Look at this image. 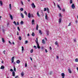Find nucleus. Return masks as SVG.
I'll return each instance as SVG.
<instances>
[{"label":"nucleus","mask_w":78,"mask_h":78,"mask_svg":"<svg viewBox=\"0 0 78 78\" xmlns=\"http://www.w3.org/2000/svg\"><path fill=\"white\" fill-rule=\"evenodd\" d=\"M33 52V49H32L30 50V52H31V53H32Z\"/></svg>","instance_id":"35"},{"label":"nucleus","mask_w":78,"mask_h":78,"mask_svg":"<svg viewBox=\"0 0 78 78\" xmlns=\"http://www.w3.org/2000/svg\"><path fill=\"white\" fill-rule=\"evenodd\" d=\"M5 52H6V51H5V50L4 51H3V53H4V55H5V54H6L5 53Z\"/></svg>","instance_id":"32"},{"label":"nucleus","mask_w":78,"mask_h":78,"mask_svg":"<svg viewBox=\"0 0 78 78\" xmlns=\"http://www.w3.org/2000/svg\"><path fill=\"white\" fill-rule=\"evenodd\" d=\"M71 8H72V9H75V6L74 5V4H73L71 5Z\"/></svg>","instance_id":"3"},{"label":"nucleus","mask_w":78,"mask_h":78,"mask_svg":"<svg viewBox=\"0 0 78 78\" xmlns=\"http://www.w3.org/2000/svg\"><path fill=\"white\" fill-rule=\"evenodd\" d=\"M42 43L43 44H45V40H44V39H43L42 40Z\"/></svg>","instance_id":"12"},{"label":"nucleus","mask_w":78,"mask_h":78,"mask_svg":"<svg viewBox=\"0 0 78 78\" xmlns=\"http://www.w3.org/2000/svg\"><path fill=\"white\" fill-rule=\"evenodd\" d=\"M35 42H36L37 45V48L38 49H40L41 47H40V46H39V43H38V40L37 38H36V40H35Z\"/></svg>","instance_id":"1"},{"label":"nucleus","mask_w":78,"mask_h":78,"mask_svg":"<svg viewBox=\"0 0 78 78\" xmlns=\"http://www.w3.org/2000/svg\"><path fill=\"white\" fill-rule=\"evenodd\" d=\"M12 74L13 76H15V72L13 71L12 72Z\"/></svg>","instance_id":"21"},{"label":"nucleus","mask_w":78,"mask_h":78,"mask_svg":"<svg viewBox=\"0 0 78 78\" xmlns=\"http://www.w3.org/2000/svg\"><path fill=\"white\" fill-rule=\"evenodd\" d=\"M68 71L69 73H72V71H71V70H70V69H68Z\"/></svg>","instance_id":"20"},{"label":"nucleus","mask_w":78,"mask_h":78,"mask_svg":"<svg viewBox=\"0 0 78 78\" xmlns=\"http://www.w3.org/2000/svg\"><path fill=\"white\" fill-rule=\"evenodd\" d=\"M19 39L20 40V41H21V40H22V38H21V37H19Z\"/></svg>","instance_id":"38"},{"label":"nucleus","mask_w":78,"mask_h":78,"mask_svg":"<svg viewBox=\"0 0 78 78\" xmlns=\"http://www.w3.org/2000/svg\"><path fill=\"white\" fill-rule=\"evenodd\" d=\"M74 42H76V38H75L74 39Z\"/></svg>","instance_id":"49"},{"label":"nucleus","mask_w":78,"mask_h":78,"mask_svg":"<svg viewBox=\"0 0 78 78\" xmlns=\"http://www.w3.org/2000/svg\"><path fill=\"white\" fill-rule=\"evenodd\" d=\"M13 23L15 25H17V23H16V21H14Z\"/></svg>","instance_id":"36"},{"label":"nucleus","mask_w":78,"mask_h":78,"mask_svg":"<svg viewBox=\"0 0 78 78\" xmlns=\"http://www.w3.org/2000/svg\"><path fill=\"white\" fill-rule=\"evenodd\" d=\"M61 75L62 76V77H64V76H65V74H64V73H62L61 74Z\"/></svg>","instance_id":"10"},{"label":"nucleus","mask_w":78,"mask_h":78,"mask_svg":"<svg viewBox=\"0 0 78 78\" xmlns=\"http://www.w3.org/2000/svg\"><path fill=\"white\" fill-rule=\"evenodd\" d=\"M45 51L46 53H47V52H48V51H47V50L45 49Z\"/></svg>","instance_id":"48"},{"label":"nucleus","mask_w":78,"mask_h":78,"mask_svg":"<svg viewBox=\"0 0 78 78\" xmlns=\"http://www.w3.org/2000/svg\"><path fill=\"white\" fill-rule=\"evenodd\" d=\"M55 44L56 45H57V46H58V47L59 46V45H58V43L57 41H56V42L55 43Z\"/></svg>","instance_id":"17"},{"label":"nucleus","mask_w":78,"mask_h":78,"mask_svg":"<svg viewBox=\"0 0 78 78\" xmlns=\"http://www.w3.org/2000/svg\"><path fill=\"white\" fill-rule=\"evenodd\" d=\"M17 35H19V32H17Z\"/></svg>","instance_id":"64"},{"label":"nucleus","mask_w":78,"mask_h":78,"mask_svg":"<svg viewBox=\"0 0 78 78\" xmlns=\"http://www.w3.org/2000/svg\"><path fill=\"white\" fill-rule=\"evenodd\" d=\"M37 16L38 17H40V15H39V12L38 11L37 12Z\"/></svg>","instance_id":"24"},{"label":"nucleus","mask_w":78,"mask_h":78,"mask_svg":"<svg viewBox=\"0 0 78 78\" xmlns=\"http://www.w3.org/2000/svg\"><path fill=\"white\" fill-rule=\"evenodd\" d=\"M9 44H11V41H9Z\"/></svg>","instance_id":"58"},{"label":"nucleus","mask_w":78,"mask_h":78,"mask_svg":"<svg viewBox=\"0 0 78 78\" xmlns=\"http://www.w3.org/2000/svg\"><path fill=\"white\" fill-rule=\"evenodd\" d=\"M70 25H71V23H70L69 24V25H68L69 26H70Z\"/></svg>","instance_id":"54"},{"label":"nucleus","mask_w":78,"mask_h":78,"mask_svg":"<svg viewBox=\"0 0 78 78\" xmlns=\"http://www.w3.org/2000/svg\"><path fill=\"white\" fill-rule=\"evenodd\" d=\"M17 29L18 30H19V31H20V28H19V27H17Z\"/></svg>","instance_id":"40"},{"label":"nucleus","mask_w":78,"mask_h":78,"mask_svg":"<svg viewBox=\"0 0 78 78\" xmlns=\"http://www.w3.org/2000/svg\"><path fill=\"white\" fill-rule=\"evenodd\" d=\"M9 8L10 9H11L12 8V7H11V4H10L9 5Z\"/></svg>","instance_id":"28"},{"label":"nucleus","mask_w":78,"mask_h":78,"mask_svg":"<svg viewBox=\"0 0 78 78\" xmlns=\"http://www.w3.org/2000/svg\"><path fill=\"white\" fill-rule=\"evenodd\" d=\"M39 33L40 34H41V35H42V31H41V30H39Z\"/></svg>","instance_id":"15"},{"label":"nucleus","mask_w":78,"mask_h":78,"mask_svg":"<svg viewBox=\"0 0 78 78\" xmlns=\"http://www.w3.org/2000/svg\"><path fill=\"white\" fill-rule=\"evenodd\" d=\"M34 67H36V65H34L33 66Z\"/></svg>","instance_id":"63"},{"label":"nucleus","mask_w":78,"mask_h":78,"mask_svg":"<svg viewBox=\"0 0 78 78\" xmlns=\"http://www.w3.org/2000/svg\"><path fill=\"white\" fill-rule=\"evenodd\" d=\"M49 48H50V50H51V47H49Z\"/></svg>","instance_id":"55"},{"label":"nucleus","mask_w":78,"mask_h":78,"mask_svg":"<svg viewBox=\"0 0 78 78\" xmlns=\"http://www.w3.org/2000/svg\"><path fill=\"white\" fill-rule=\"evenodd\" d=\"M27 36H30V34H27Z\"/></svg>","instance_id":"61"},{"label":"nucleus","mask_w":78,"mask_h":78,"mask_svg":"<svg viewBox=\"0 0 78 78\" xmlns=\"http://www.w3.org/2000/svg\"><path fill=\"white\" fill-rule=\"evenodd\" d=\"M62 11H63V12H64V11H65V9H62Z\"/></svg>","instance_id":"53"},{"label":"nucleus","mask_w":78,"mask_h":78,"mask_svg":"<svg viewBox=\"0 0 78 78\" xmlns=\"http://www.w3.org/2000/svg\"><path fill=\"white\" fill-rule=\"evenodd\" d=\"M14 57H12V60H11V61H12V63H13L14 62Z\"/></svg>","instance_id":"4"},{"label":"nucleus","mask_w":78,"mask_h":78,"mask_svg":"<svg viewBox=\"0 0 78 78\" xmlns=\"http://www.w3.org/2000/svg\"><path fill=\"white\" fill-rule=\"evenodd\" d=\"M22 51H23L24 50V48H23V47L22 46Z\"/></svg>","instance_id":"30"},{"label":"nucleus","mask_w":78,"mask_h":78,"mask_svg":"<svg viewBox=\"0 0 78 78\" xmlns=\"http://www.w3.org/2000/svg\"><path fill=\"white\" fill-rule=\"evenodd\" d=\"M57 59H58L59 58V57L58 56H56Z\"/></svg>","instance_id":"56"},{"label":"nucleus","mask_w":78,"mask_h":78,"mask_svg":"<svg viewBox=\"0 0 78 78\" xmlns=\"http://www.w3.org/2000/svg\"><path fill=\"white\" fill-rule=\"evenodd\" d=\"M31 17H34V16H33V14H31Z\"/></svg>","instance_id":"44"},{"label":"nucleus","mask_w":78,"mask_h":78,"mask_svg":"<svg viewBox=\"0 0 78 78\" xmlns=\"http://www.w3.org/2000/svg\"><path fill=\"white\" fill-rule=\"evenodd\" d=\"M24 14H25L26 16H27V13L26 12V11L24 12Z\"/></svg>","instance_id":"39"},{"label":"nucleus","mask_w":78,"mask_h":78,"mask_svg":"<svg viewBox=\"0 0 78 78\" xmlns=\"http://www.w3.org/2000/svg\"><path fill=\"white\" fill-rule=\"evenodd\" d=\"M30 59L31 61H33V59H32V58L31 57H30Z\"/></svg>","instance_id":"59"},{"label":"nucleus","mask_w":78,"mask_h":78,"mask_svg":"<svg viewBox=\"0 0 78 78\" xmlns=\"http://www.w3.org/2000/svg\"><path fill=\"white\" fill-rule=\"evenodd\" d=\"M41 12L42 13V14H41V16L43 17L44 16V14L43 13V12Z\"/></svg>","instance_id":"47"},{"label":"nucleus","mask_w":78,"mask_h":78,"mask_svg":"<svg viewBox=\"0 0 78 78\" xmlns=\"http://www.w3.org/2000/svg\"><path fill=\"white\" fill-rule=\"evenodd\" d=\"M21 76H22V77L24 75V73H23V72H22L21 73Z\"/></svg>","instance_id":"11"},{"label":"nucleus","mask_w":78,"mask_h":78,"mask_svg":"<svg viewBox=\"0 0 78 78\" xmlns=\"http://www.w3.org/2000/svg\"><path fill=\"white\" fill-rule=\"evenodd\" d=\"M75 62H78V58H76L75 60Z\"/></svg>","instance_id":"29"},{"label":"nucleus","mask_w":78,"mask_h":78,"mask_svg":"<svg viewBox=\"0 0 78 78\" xmlns=\"http://www.w3.org/2000/svg\"><path fill=\"white\" fill-rule=\"evenodd\" d=\"M47 11V9L46 8H44V11Z\"/></svg>","instance_id":"34"},{"label":"nucleus","mask_w":78,"mask_h":78,"mask_svg":"<svg viewBox=\"0 0 78 78\" xmlns=\"http://www.w3.org/2000/svg\"><path fill=\"white\" fill-rule=\"evenodd\" d=\"M27 17L29 18H31V14L30 13H29L28 14V15L27 16Z\"/></svg>","instance_id":"7"},{"label":"nucleus","mask_w":78,"mask_h":78,"mask_svg":"<svg viewBox=\"0 0 78 78\" xmlns=\"http://www.w3.org/2000/svg\"><path fill=\"white\" fill-rule=\"evenodd\" d=\"M0 6H3V2H2V1H0Z\"/></svg>","instance_id":"5"},{"label":"nucleus","mask_w":78,"mask_h":78,"mask_svg":"<svg viewBox=\"0 0 78 78\" xmlns=\"http://www.w3.org/2000/svg\"><path fill=\"white\" fill-rule=\"evenodd\" d=\"M19 78V76H15V78Z\"/></svg>","instance_id":"52"},{"label":"nucleus","mask_w":78,"mask_h":78,"mask_svg":"<svg viewBox=\"0 0 78 78\" xmlns=\"http://www.w3.org/2000/svg\"><path fill=\"white\" fill-rule=\"evenodd\" d=\"M10 72H12V71H13V69H10Z\"/></svg>","instance_id":"51"},{"label":"nucleus","mask_w":78,"mask_h":78,"mask_svg":"<svg viewBox=\"0 0 78 78\" xmlns=\"http://www.w3.org/2000/svg\"><path fill=\"white\" fill-rule=\"evenodd\" d=\"M9 15H10V17L11 19V20H12V19H13L12 16L11 14H9Z\"/></svg>","instance_id":"13"},{"label":"nucleus","mask_w":78,"mask_h":78,"mask_svg":"<svg viewBox=\"0 0 78 78\" xmlns=\"http://www.w3.org/2000/svg\"><path fill=\"white\" fill-rule=\"evenodd\" d=\"M31 6H32V8H36V6L34 5V3H33L32 4Z\"/></svg>","instance_id":"2"},{"label":"nucleus","mask_w":78,"mask_h":78,"mask_svg":"<svg viewBox=\"0 0 78 78\" xmlns=\"http://www.w3.org/2000/svg\"><path fill=\"white\" fill-rule=\"evenodd\" d=\"M20 10L21 11H23V8H21L20 9Z\"/></svg>","instance_id":"33"},{"label":"nucleus","mask_w":78,"mask_h":78,"mask_svg":"<svg viewBox=\"0 0 78 78\" xmlns=\"http://www.w3.org/2000/svg\"><path fill=\"white\" fill-rule=\"evenodd\" d=\"M34 19L32 20V25H34Z\"/></svg>","instance_id":"8"},{"label":"nucleus","mask_w":78,"mask_h":78,"mask_svg":"<svg viewBox=\"0 0 78 78\" xmlns=\"http://www.w3.org/2000/svg\"><path fill=\"white\" fill-rule=\"evenodd\" d=\"M34 48H35L36 49H37V47H36V46H34Z\"/></svg>","instance_id":"41"},{"label":"nucleus","mask_w":78,"mask_h":78,"mask_svg":"<svg viewBox=\"0 0 78 78\" xmlns=\"http://www.w3.org/2000/svg\"><path fill=\"white\" fill-rule=\"evenodd\" d=\"M59 23H60L61 22V20H62V19H61V18H60V19H59Z\"/></svg>","instance_id":"22"},{"label":"nucleus","mask_w":78,"mask_h":78,"mask_svg":"<svg viewBox=\"0 0 78 78\" xmlns=\"http://www.w3.org/2000/svg\"><path fill=\"white\" fill-rule=\"evenodd\" d=\"M17 25H19V22H17Z\"/></svg>","instance_id":"57"},{"label":"nucleus","mask_w":78,"mask_h":78,"mask_svg":"<svg viewBox=\"0 0 78 78\" xmlns=\"http://www.w3.org/2000/svg\"><path fill=\"white\" fill-rule=\"evenodd\" d=\"M21 24H23V21H22L21 22H20Z\"/></svg>","instance_id":"42"},{"label":"nucleus","mask_w":78,"mask_h":78,"mask_svg":"<svg viewBox=\"0 0 78 78\" xmlns=\"http://www.w3.org/2000/svg\"><path fill=\"white\" fill-rule=\"evenodd\" d=\"M50 75H51V74H52V71H51L50 72Z\"/></svg>","instance_id":"45"},{"label":"nucleus","mask_w":78,"mask_h":78,"mask_svg":"<svg viewBox=\"0 0 78 78\" xmlns=\"http://www.w3.org/2000/svg\"><path fill=\"white\" fill-rule=\"evenodd\" d=\"M14 71L15 72H16V67H15V66H14Z\"/></svg>","instance_id":"37"},{"label":"nucleus","mask_w":78,"mask_h":78,"mask_svg":"<svg viewBox=\"0 0 78 78\" xmlns=\"http://www.w3.org/2000/svg\"><path fill=\"white\" fill-rule=\"evenodd\" d=\"M45 19L46 20H47L48 19V17L47 16V14H46L45 16Z\"/></svg>","instance_id":"18"},{"label":"nucleus","mask_w":78,"mask_h":78,"mask_svg":"<svg viewBox=\"0 0 78 78\" xmlns=\"http://www.w3.org/2000/svg\"><path fill=\"white\" fill-rule=\"evenodd\" d=\"M57 7H58V8H59V9H60V10H61V8L60 7V6H59V5H58Z\"/></svg>","instance_id":"26"},{"label":"nucleus","mask_w":78,"mask_h":78,"mask_svg":"<svg viewBox=\"0 0 78 78\" xmlns=\"http://www.w3.org/2000/svg\"><path fill=\"white\" fill-rule=\"evenodd\" d=\"M20 60H17L16 61V63H17V64H19V63H20Z\"/></svg>","instance_id":"14"},{"label":"nucleus","mask_w":78,"mask_h":78,"mask_svg":"<svg viewBox=\"0 0 78 78\" xmlns=\"http://www.w3.org/2000/svg\"><path fill=\"white\" fill-rule=\"evenodd\" d=\"M5 69V66L3 65L2 66L0 69Z\"/></svg>","instance_id":"9"},{"label":"nucleus","mask_w":78,"mask_h":78,"mask_svg":"<svg viewBox=\"0 0 78 78\" xmlns=\"http://www.w3.org/2000/svg\"><path fill=\"white\" fill-rule=\"evenodd\" d=\"M28 43V41H25V44H27Z\"/></svg>","instance_id":"43"},{"label":"nucleus","mask_w":78,"mask_h":78,"mask_svg":"<svg viewBox=\"0 0 78 78\" xmlns=\"http://www.w3.org/2000/svg\"><path fill=\"white\" fill-rule=\"evenodd\" d=\"M31 35L32 36H35V34H34V32H32V33L31 34Z\"/></svg>","instance_id":"27"},{"label":"nucleus","mask_w":78,"mask_h":78,"mask_svg":"<svg viewBox=\"0 0 78 78\" xmlns=\"http://www.w3.org/2000/svg\"><path fill=\"white\" fill-rule=\"evenodd\" d=\"M46 34H47V36H48V34H49V31L48 30H46Z\"/></svg>","instance_id":"19"},{"label":"nucleus","mask_w":78,"mask_h":78,"mask_svg":"<svg viewBox=\"0 0 78 78\" xmlns=\"http://www.w3.org/2000/svg\"><path fill=\"white\" fill-rule=\"evenodd\" d=\"M25 67H27V63H26L25 64Z\"/></svg>","instance_id":"46"},{"label":"nucleus","mask_w":78,"mask_h":78,"mask_svg":"<svg viewBox=\"0 0 78 78\" xmlns=\"http://www.w3.org/2000/svg\"><path fill=\"white\" fill-rule=\"evenodd\" d=\"M2 42H3V43H5V39H4V38H2Z\"/></svg>","instance_id":"16"},{"label":"nucleus","mask_w":78,"mask_h":78,"mask_svg":"<svg viewBox=\"0 0 78 78\" xmlns=\"http://www.w3.org/2000/svg\"><path fill=\"white\" fill-rule=\"evenodd\" d=\"M72 0H70L69 3L70 4H72Z\"/></svg>","instance_id":"31"},{"label":"nucleus","mask_w":78,"mask_h":78,"mask_svg":"<svg viewBox=\"0 0 78 78\" xmlns=\"http://www.w3.org/2000/svg\"><path fill=\"white\" fill-rule=\"evenodd\" d=\"M20 15L21 16V17L23 18V19L24 18V16H23V13H20Z\"/></svg>","instance_id":"6"},{"label":"nucleus","mask_w":78,"mask_h":78,"mask_svg":"<svg viewBox=\"0 0 78 78\" xmlns=\"http://www.w3.org/2000/svg\"><path fill=\"white\" fill-rule=\"evenodd\" d=\"M59 16H60V17H61L62 16L61 15V14H60L59 15Z\"/></svg>","instance_id":"62"},{"label":"nucleus","mask_w":78,"mask_h":78,"mask_svg":"<svg viewBox=\"0 0 78 78\" xmlns=\"http://www.w3.org/2000/svg\"><path fill=\"white\" fill-rule=\"evenodd\" d=\"M3 32L4 33L5 32V30L4 29H3Z\"/></svg>","instance_id":"60"},{"label":"nucleus","mask_w":78,"mask_h":78,"mask_svg":"<svg viewBox=\"0 0 78 78\" xmlns=\"http://www.w3.org/2000/svg\"><path fill=\"white\" fill-rule=\"evenodd\" d=\"M47 12H48V13H49L50 12H49V9H48V8H47Z\"/></svg>","instance_id":"23"},{"label":"nucleus","mask_w":78,"mask_h":78,"mask_svg":"<svg viewBox=\"0 0 78 78\" xmlns=\"http://www.w3.org/2000/svg\"><path fill=\"white\" fill-rule=\"evenodd\" d=\"M21 4H22V5H23V2L21 1Z\"/></svg>","instance_id":"50"},{"label":"nucleus","mask_w":78,"mask_h":78,"mask_svg":"<svg viewBox=\"0 0 78 78\" xmlns=\"http://www.w3.org/2000/svg\"><path fill=\"white\" fill-rule=\"evenodd\" d=\"M38 28H39V26H38V24H37V27H36V30H38Z\"/></svg>","instance_id":"25"}]
</instances>
